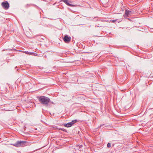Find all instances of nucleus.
Masks as SVG:
<instances>
[{
  "label": "nucleus",
  "instance_id": "1",
  "mask_svg": "<svg viewBox=\"0 0 153 153\" xmlns=\"http://www.w3.org/2000/svg\"><path fill=\"white\" fill-rule=\"evenodd\" d=\"M38 98L41 104L47 106L50 101V100L48 97L44 96L38 97Z\"/></svg>",
  "mask_w": 153,
  "mask_h": 153
},
{
  "label": "nucleus",
  "instance_id": "2",
  "mask_svg": "<svg viewBox=\"0 0 153 153\" xmlns=\"http://www.w3.org/2000/svg\"><path fill=\"white\" fill-rule=\"evenodd\" d=\"M134 11L133 10H125V13L123 15V16L125 18L127 17H129L132 14L134 13Z\"/></svg>",
  "mask_w": 153,
  "mask_h": 153
},
{
  "label": "nucleus",
  "instance_id": "3",
  "mask_svg": "<svg viewBox=\"0 0 153 153\" xmlns=\"http://www.w3.org/2000/svg\"><path fill=\"white\" fill-rule=\"evenodd\" d=\"M1 5L2 7L5 10H7L9 7V4L7 1L2 2Z\"/></svg>",
  "mask_w": 153,
  "mask_h": 153
},
{
  "label": "nucleus",
  "instance_id": "4",
  "mask_svg": "<svg viewBox=\"0 0 153 153\" xmlns=\"http://www.w3.org/2000/svg\"><path fill=\"white\" fill-rule=\"evenodd\" d=\"M77 122V120H73L71 122H69L66 124H64V126L67 127H69L71 126L74 124L76 123Z\"/></svg>",
  "mask_w": 153,
  "mask_h": 153
},
{
  "label": "nucleus",
  "instance_id": "5",
  "mask_svg": "<svg viewBox=\"0 0 153 153\" xmlns=\"http://www.w3.org/2000/svg\"><path fill=\"white\" fill-rule=\"evenodd\" d=\"M71 40V37L68 36L67 35H65L63 38L64 41L66 43H68L70 42Z\"/></svg>",
  "mask_w": 153,
  "mask_h": 153
},
{
  "label": "nucleus",
  "instance_id": "6",
  "mask_svg": "<svg viewBox=\"0 0 153 153\" xmlns=\"http://www.w3.org/2000/svg\"><path fill=\"white\" fill-rule=\"evenodd\" d=\"M60 1H63L64 3L68 6L72 7H74L76 6V5H73L70 4L68 2V0H61Z\"/></svg>",
  "mask_w": 153,
  "mask_h": 153
},
{
  "label": "nucleus",
  "instance_id": "7",
  "mask_svg": "<svg viewBox=\"0 0 153 153\" xmlns=\"http://www.w3.org/2000/svg\"><path fill=\"white\" fill-rule=\"evenodd\" d=\"M28 143L26 141H20V146L24 147L27 146Z\"/></svg>",
  "mask_w": 153,
  "mask_h": 153
},
{
  "label": "nucleus",
  "instance_id": "8",
  "mask_svg": "<svg viewBox=\"0 0 153 153\" xmlns=\"http://www.w3.org/2000/svg\"><path fill=\"white\" fill-rule=\"evenodd\" d=\"M11 144L14 146L18 147H19V140H18L16 143Z\"/></svg>",
  "mask_w": 153,
  "mask_h": 153
},
{
  "label": "nucleus",
  "instance_id": "9",
  "mask_svg": "<svg viewBox=\"0 0 153 153\" xmlns=\"http://www.w3.org/2000/svg\"><path fill=\"white\" fill-rule=\"evenodd\" d=\"M24 53H25L27 54H28L29 55H31L33 53L30 52L28 51H25L24 52Z\"/></svg>",
  "mask_w": 153,
  "mask_h": 153
},
{
  "label": "nucleus",
  "instance_id": "10",
  "mask_svg": "<svg viewBox=\"0 0 153 153\" xmlns=\"http://www.w3.org/2000/svg\"><path fill=\"white\" fill-rule=\"evenodd\" d=\"M34 5L33 4H27L26 5L27 7H29L34 6Z\"/></svg>",
  "mask_w": 153,
  "mask_h": 153
},
{
  "label": "nucleus",
  "instance_id": "11",
  "mask_svg": "<svg viewBox=\"0 0 153 153\" xmlns=\"http://www.w3.org/2000/svg\"><path fill=\"white\" fill-rule=\"evenodd\" d=\"M119 19H117L115 20H112L110 21L111 22L114 23L115 22L117 21Z\"/></svg>",
  "mask_w": 153,
  "mask_h": 153
},
{
  "label": "nucleus",
  "instance_id": "12",
  "mask_svg": "<svg viewBox=\"0 0 153 153\" xmlns=\"http://www.w3.org/2000/svg\"><path fill=\"white\" fill-rule=\"evenodd\" d=\"M107 146L108 148L110 147L111 146V143H108L107 145Z\"/></svg>",
  "mask_w": 153,
  "mask_h": 153
},
{
  "label": "nucleus",
  "instance_id": "13",
  "mask_svg": "<svg viewBox=\"0 0 153 153\" xmlns=\"http://www.w3.org/2000/svg\"><path fill=\"white\" fill-rule=\"evenodd\" d=\"M61 130L64 131H66V130L65 129H64V128H62L61 129Z\"/></svg>",
  "mask_w": 153,
  "mask_h": 153
},
{
  "label": "nucleus",
  "instance_id": "14",
  "mask_svg": "<svg viewBox=\"0 0 153 153\" xmlns=\"http://www.w3.org/2000/svg\"><path fill=\"white\" fill-rule=\"evenodd\" d=\"M103 125H101L100 126L101 127V126H103Z\"/></svg>",
  "mask_w": 153,
  "mask_h": 153
},
{
  "label": "nucleus",
  "instance_id": "15",
  "mask_svg": "<svg viewBox=\"0 0 153 153\" xmlns=\"http://www.w3.org/2000/svg\"><path fill=\"white\" fill-rule=\"evenodd\" d=\"M19 51L20 52H23V51H21V50H20Z\"/></svg>",
  "mask_w": 153,
  "mask_h": 153
},
{
  "label": "nucleus",
  "instance_id": "16",
  "mask_svg": "<svg viewBox=\"0 0 153 153\" xmlns=\"http://www.w3.org/2000/svg\"><path fill=\"white\" fill-rule=\"evenodd\" d=\"M121 20H120V21H119L118 22V23H119L121 21Z\"/></svg>",
  "mask_w": 153,
  "mask_h": 153
}]
</instances>
